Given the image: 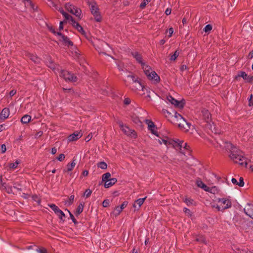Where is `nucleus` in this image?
<instances>
[{"label": "nucleus", "instance_id": "obj_2", "mask_svg": "<svg viewBox=\"0 0 253 253\" xmlns=\"http://www.w3.org/2000/svg\"><path fill=\"white\" fill-rule=\"evenodd\" d=\"M173 117V122L177 125L180 129L187 131L190 129L191 124L187 122L180 114L175 112Z\"/></svg>", "mask_w": 253, "mask_h": 253}, {"label": "nucleus", "instance_id": "obj_30", "mask_svg": "<svg viewBox=\"0 0 253 253\" xmlns=\"http://www.w3.org/2000/svg\"><path fill=\"white\" fill-rule=\"evenodd\" d=\"M84 207V204H83L82 203L80 204L75 212V214L76 215H79L83 212Z\"/></svg>", "mask_w": 253, "mask_h": 253}, {"label": "nucleus", "instance_id": "obj_62", "mask_svg": "<svg viewBox=\"0 0 253 253\" xmlns=\"http://www.w3.org/2000/svg\"><path fill=\"white\" fill-rule=\"evenodd\" d=\"M1 149L2 153H4L6 150V146L4 144H2L1 146Z\"/></svg>", "mask_w": 253, "mask_h": 253}, {"label": "nucleus", "instance_id": "obj_15", "mask_svg": "<svg viewBox=\"0 0 253 253\" xmlns=\"http://www.w3.org/2000/svg\"><path fill=\"white\" fill-rule=\"evenodd\" d=\"M9 116V110L7 108H4L0 113V119L4 120Z\"/></svg>", "mask_w": 253, "mask_h": 253}, {"label": "nucleus", "instance_id": "obj_49", "mask_svg": "<svg viewBox=\"0 0 253 253\" xmlns=\"http://www.w3.org/2000/svg\"><path fill=\"white\" fill-rule=\"evenodd\" d=\"M36 251L39 253H47V250L43 248L37 249Z\"/></svg>", "mask_w": 253, "mask_h": 253}, {"label": "nucleus", "instance_id": "obj_34", "mask_svg": "<svg viewBox=\"0 0 253 253\" xmlns=\"http://www.w3.org/2000/svg\"><path fill=\"white\" fill-rule=\"evenodd\" d=\"M110 176H111V174L109 172H107L102 175V180L103 181L105 182L110 179Z\"/></svg>", "mask_w": 253, "mask_h": 253}, {"label": "nucleus", "instance_id": "obj_21", "mask_svg": "<svg viewBox=\"0 0 253 253\" xmlns=\"http://www.w3.org/2000/svg\"><path fill=\"white\" fill-rule=\"evenodd\" d=\"M117 182V179L115 178H110L105 182L104 187L109 188L114 184Z\"/></svg>", "mask_w": 253, "mask_h": 253}, {"label": "nucleus", "instance_id": "obj_64", "mask_svg": "<svg viewBox=\"0 0 253 253\" xmlns=\"http://www.w3.org/2000/svg\"><path fill=\"white\" fill-rule=\"evenodd\" d=\"M250 251H247L245 250H238V253H249Z\"/></svg>", "mask_w": 253, "mask_h": 253}, {"label": "nucleus", "instance_id": "obj_47", "mask_svg": "<svg viewBox=\"0 0 253 253\" xmlns=\"http://www.w3.org/2000/svg\"><path fill=\"white\" fill-rule=\"evenodd\" d=\"M75 196L74 195H71L69 198V200L66 202V204H68L69 205H71L74 200Z\"/></svg>", "mask_w": 253, "mask_h": 253}, {"label": "nucleus", "instance_id": "obj_28", "mask_svg": "<svg viewBox=\"0 0 253 253\" xmlns=\"http://www.w3.org/2000/svg\"><path fill=\"white\" fill-rule=\"evenodd\" d=\"M31 119V117L28 115H24L21 119V122L23 124H27Z\"/></svg>", "mask_w": 253, "mask_h": 253}, {"label": "nucleus", "instance_id": "obj_16", "mask_svg": "<svg viewBox=\"0 0 253 253\" xmlns=\"http://www.w3.org/2000/svg\"><path fill=\"white\" fill-rule=\"evenodd\" d=\"M146 199V197L143 198H140L136 200L133 205V208L135 209H137L138 210L140 207L142 205V204L144 203L145 199Z\"/></svg>", "mask_w": 253, "mask_h": 253}, {"label": "nucleus", "instance_id": "obj_55", "mask_svg": "<svg viewBox=\"0 0 253 253\" xmlns=\"http://www.w3.org/2000/svg\"><path fill=\"white\" fill-rule=\"evenodd\" d=\"M212 208H214L217 210L218 211H223L221 207L218 205H211Z\"/></svg>", "mask_w": 253, "mask_h": 253}, {"label": "nucleus", "instance_id": "obj_57", "mask_svg": "<svg viewBox=\"0 0 253 253\" xmlns=\"http://www.w3.org/2000/svg\"><path fill=\"white\" fill-rule=\"evenodd\" d=\"M109 203H110V201L109 200H108V199L105 200L103 202L102 205L104 207H107L109 206Z\"/></svg>", "mask_w": 253, "mask_h": 253}, {"label": "nucleus", "instance_id": "obj_63", "mask_svg": "<svg viewBox=\"0 0 253 253\" xmlns=\"http://www.w3.org/2000/svg\"><path fill=\"white\" fill-rule=\"evenodd\" d=\"M65 22H66L65 21H61L60 22V25H59V30H62L63 29V23H65Z\"/></svg>", "mask_w": 253, "mask_h": 253}, {"label": "nucleus", "instance_id": "obj_13", "mask_svg": "<svg viewBox=\"0 0 253 253\" xmlns=\"http://www.w3.org/2000/svg\"><path fill=\"white\" fill-rule=\"evenodd\" d=\"M245 213L253 219V204H248L244 209Z\"/></svg>", "mask_w": 253, "mask_h": 253}, {"label": "nucleus", "instance_id": "obj_26", "mask_svg": "<svg viewBox=\"0 0 253 253\" xmlns=\"http://www.w3.org/2000/svg\"><path fill=\"white\" fill-rule=\"evenodd\" d=\"M65 7L69 12L73 14L77 7L68 3L66 4Z\"/></svg>", "mask_w": 253, "mask_h": 253}, {"label": "nucleus", "instance_id": "obj_46", "mask_svg": "<svg viewBox=\"0 0 253 253\" xmlns=\"http://www.w3.org/2000/svg\"><path fill=\"white\" fill-rule=\"evenodd\" d=\"M92 193V191L89 189H86L84 193V196H85L86 198L89 197L91 194Z\"/></svg>", "mask_w": 253, "mask_h": 253}, {"label": "nucleus", "instance_id": "obj_52", "mask_svg": "<svg viewBox=\"0 0 253 253\" xmlns=\"http://www.w3.org/2000/svg\"><path fill=\"white\" fill-rule=\"evenodd\" d=\"M238 185L240 187H243L244 185V179L241 177L239 179V182H238Z\"/></svg>", "mask_w": 253, "mask_h": 253}, {"label": "nucleus", "instance_id": "obj_58", "mask_svg": "<svg viewBox=\"0 0 253 253\" xmlns=\"http://www.w3.org/2000/svg\"><path fill=\"white\" fill-rule=\"evenodd\" d=\"M65 159V155L63 154H61L59 157L57 158L58 161L61 162L63 161Z\"/></svg>", "mask_w": 253, "mask_h": 253}, {"label": "nucleus", "instance_id": "obj_18", "mask_svg": "<svg viewBox=\"0 0 253 253\" xmlns=\"http://www.w3.org/2000/svg\"><path fill=\"white\" fill-rule=\"evenodd\" d=\"M73 26L79 32H80L83 35H85V32L83 29V28L79 24V23L75 21L72 23Z\"/></svg>", "mask_w": 253, "mask_h": 253}, {"label": "nucleus", "instance_id": "obj_43", "mask_svg": "<svg viewBox=\"0 0 253 253\" xmlns=\"http://www.w3.org/2000/svg\"><path fill=\"white\" fill-rule=\"evenodd\" d=\"M223 141L222 140H221V142H218V141H217L215 143H213V145L215 147V148H218V147H220V148H222V147L223 146Z\"/></svg>", "mask_w": 253, "mask_h": 253}, {"label": "nucleus", "instance_id": "obj_42", "mask_svg": "<svg viewBox=\"0 0 253 253\" xmlns=\"http://www.w3.org/2000/svg\"><path fill=\"white\" fill-rule=\"evenodd\" d=\"M212 26L210 24H208L205 26V27L204 28L203 30L205 32H209L212 30Z\"/></svg>", "mask_w": 253, "mask_h": 253}, {"label": "nucleus", "instance_id": "obj_19", "mask_svg": "<svg viewBox=\"0 0 253 253\" xmlns=\"http://www.w3.org/2000/svg\"><path fill=\"white\" fill-rule=\"evenodd\" d=\"M131 54L139 63L141 64V65L143 63L142 56L138 52H132Z\"/></svg>", "mask_w": 253, "mask_h": 253}, {"label": "nucleus", "instance_id": "obj_6", "mask_svg": "<svg viewBox=\"0 0 253 253\" xmlns=\"http://www.w3.org/2000/svg\"><path fill=\"white\" fill-rule=\"evenodd\" d=\"M61 77H62L66 82H76L77 78L73 74L66 70H57Z\"/></svg>", "mask_w": 253, "mask_h": 253}, {"label": "nucleus", "instance_id": "obj_17", "mask_svg": "<svg viewBox=\"0 0 253 253\" xmlns=\"http://www.w3.org/2000/svg\"><path fill=\"white\" fill-rule=\"evenodd\" d=\"M202 113L204 117V119L206 122L209 123L211 120V115L208 110L203 109L202 111Z\"/></svg>", "mask_w": 253, "mask_h": 253}, {"label": "nucleus", "instance_id": "obj_22", "mask_svg": "<svg viewBox=\"0 0 253 253\" xmlns=\"http://www.w3.org/2000/svg\"><path fill=\"white\" fill-rule=\"evenodd\" d=\"M46 64L47 66L54 70L56 74H57V72L55 71L56 70V64L52 61L50 58H47L46 60Z\"/></svg>", "mask_w": 253, "mask_h": 253}, {"label": "nucleus", "instance_id": "obj_56", "mask_svg": "<svg viewBox=\"0 0 253 253\" xmlns=\"http://www.w3.org/2000/svg\"><path fill=\"white\" fill-rule=\"evenodd\" d=\"M248 100L249 101V105L250 106L253 105V96H250L249 97H248Z\"/></svg>", "mask_w": 253, "mask_h": 253}, {"label": "nucleus", "instance_id": "obj_9", "mask_svg": "<svg viewBox=\"0 0 253 253\" xmlns=\"http://www.w3.org/2000/svg\"><path fill=\"white\" fill-rule=\"evenodd\" d=\"M57 35L60 37L59 40L63 42L64 45L68 46H73V42L67 37L63 35L60 32H58Z\"/></svg>", "mask_w": 253, "mask_h": 253}, {"label": "nucleus", "instance_id": "obj_11", "mask_svg": "<svg viewBox=\"0 0 253 253\" xmlns=\"http://www.w3.org/2000/svg\"><path fill=\"white\" fill-rule=\"evenodd\" d=\"M146 76L149 80L154 82L155 83H158L160 80V77L153 70L151 71Z\"/></svg>", "mask_w": 253, "mask_h": 253}, {"label": "nucleus", "instance_id": "obj_32", "mask_svg": "<svg viewBox=\"0 0 253 253\" xmlns=\"http://www.w3.org/2000/svg\"><path fill=\"white\" fill-rule=\"evenodd\" d=\"M180 52L178 49L176 50L173 55L170 56V60L171 61H175L176 58L179 56Z\"/></svg>", "mask_w": 253, "mask_h": 253}, {"label": "nucleus", "instance_id": "obj_4", "mask_svg": "<svg viewBox=\"0 0 253 253\" xmlns=\"http://www.w3.org/2000/svg\"><path fill=\"white\" fill-rule=\"evenodd\" d=\"M88 5L90 6V9L92 14L94 16V19L97 22H100L101 16L99 12V9L96 5V3L93 1L88 0L87 2Z\"/></svg>", "mask_w": 253, "mask_h": 253}, {"label": "nucleus", "instance_id": "obj_20", "mask_svg": "<svg viewBox=\"0 0 253 253\" xmlns=\"http://www.w3.org/2000/svg\"><path fill=\"white\" fill-rule=\"evenodd\" d=\"M26 56L29 58L32 61H33L35 63H38L40 62V59L37 56L30 53H26Z\"/></svg>", "mask_w": 253, "mask_h": 253}, {"label": "nucleus", "instance_id": "obj_8", "mask_svg": "<svg viewBox=\"0 0 253 253\" xmlns=\"http://www.w3.org/2000/svg\"><path fill=\"white\" fill-rule=\"evenodd\" d=\"M118 124L119 125L121 130H122V131L125 134H126V135H128V136L131 135L132 134L133 135H135V134L133 133L134 131L132 130V129H130L127 126H124V125L123 124V123L122 122L119 121L118 122Z\"/></svg>", "mask_w": 253, "mask_h": 253}, {"label": "nucleus", "instance_id": "obj_37", "mask_svg": "<svg viewBox=\"0 0 253 253\" xmlns=\"http://www.w3.org/2000/svg\"><path fill=\"white\" fill-rule=\"evenodd\" d=\"M48 206L54 211L56 214L60 210L54 204H49Z\"/></svg>", "mask_w": 253, "mask_h": 253}, {"label": "nucleus", "instance_id": "obj_29", "mask_svg": "<svg viewBox=\"0 0 253 253\" xmlns=\"http://www.w3.org/2000/svg\"><path fill=\"white\" fill-rule=\"evenodd\" d=\"M210 129L214 133H220V131L218 128H216L215 125L212 123V124H209Z\"/></svg>", "mask_w": 253, "mask_h": 253}, {"label": "nucleus", "instance_id": "obj_12", "mask_svg": "<svg viewBox=\"0 0 253 253\" xmlns=\"http://www.w3.org/2000/svg\"><path fill=\"white\" fill-rule=\"evenodd\" d=\"M82 135L83 133L81 131H75L68 136V141L69 142L76 141L80 138Z\"/></svg>", "mask_w": 253, "mask_h": 253}, {"label": "nucleus", "instance_id": "obj_44", "mask_svg": "<svg viewBox=\"0 0 253 253\" xmlns=\"http://www.w3.org/2000/svg\"><path fill=\"white\" fill-rule=\"evenodd\" d=\"M19 164V162L17 160L15 162L10 164L9 168L12 169H15Z\"/></svg>", "mask_w": 253, "mask_h": 253}, {"label": "nucleus", "instance_id": "obj_61", "mask_svg": "<svg viewBox=\"0 0 253 253\" xmlns=\"http://www.w3.org/2000/svg\"><path fill=\"white\" fill-rule=\"evenodd\" d=\"M168 32H169V37H171L173 33V29L172 28H170L169 29V30H168Z\"/></svg>", "mask_w": 253, "mask_h": 253}, {"label": "nucleus", "instance_id": "obj_36", "mask_svg": "<svg viewBox=\"0 0 253 253\" xmlns=\"http://www.w3.org/2000/svg\"><path fill=\"white\" fill-rule=\"evenodd\" d=\"M63 15L66 20H70L72 22V23L74 22V21H75L73 17L66 12L64 13Z\"/></svg>", "mask_w": 253, "mask_h": 253}, {"label": "nucleus", "instance_id": "obj_25", "mask_svg": "<svg viewBox=\"0 0 253 253\" xmlns=\"http://www.w3.org/2000/svg\"><path fill=\"white\" fill-rule=\"evenodd\" d=\"M127 78L130 80V83H138L140 85L141 84L138 81V78H135V77L133 75H129L127 76Z\"/></svg>", "mask_w": 253, "mask_h": 253}, {"label": "nucleus", "instance_id": "obj_38", "mask_svg": "<svg viewBox=\"0 0 253 253\" xmlns=\"http://www.w3.org/2000/svg\"><path fill=\"white\" fill-rule=\"evenodd\" d=\"M97 166L98 168H101L102 169H105L107 168V165L106 163L104 162H101L97 164Z\"/></svg>", "mask_w": 253, "mask_h": 253}, {"label": "nucleus", "instance_id": "obj_10", "mask_svg": "<svg viewBox=\"0 0 253 253\" xmlns=\"http://www.w3.org/2000/svg\"><path fill=\"white\" fill-rule=\"evenodd\" d=\"M238 77H242L246 82L253 83V76L248 75L246 72L244 71L239 72L238 76L236 77V79Z\"/></svg>", "mask_w": 253, "mask_h": 253}, {"label": "nucleus", "instance_id": "obj_35", "mask_svg": "<svg viewBox=\"0 0 253 253\" xmlns=\"http://www.w3.org/2000/svg\"><path fill=\"white\" fill-rule=\"evenodd\" d=\"M56 214L59 216V218L62 220L64 221V219H63L65 217V214L62 211L60 210Z\"/></svg>", "mask_w": 253, "mask_h": 253}, {"label": "nucleus", "instance_id": "obj_41", "mask_svg": "<svg viewBox=\"0 0 253 253\" xmlns=\"http://www.w3.org/2000/svg\"><path fill=\"white\" fill-rule=\"evenodd\" d=\"M122 210H122L121 208H120V207H117L116 208L113 213L115 216H117L121 213Z\"/></svg>", "mask_w": 253, "mask_h": 253}, {"label": "nucleus", "instance_id": "obj_27", "mask_svg": "<svg viewBox=\"0 0 253 253\" xmlns=\"http://www.w3.org/2000/svg\"><path fill=\"white\" fill-rule=\"evenodd\" d=\"M25 4L27 6H29L30 8L33 9L34 11H35L37 9V6H35L34 4L32 3V2L30 0H25Z\"/></svg>", "mask_w": 253, "mask_h": 253}, {"label": "nucleus", "instance_id": "obj_51", "mask_svg": "<svg viewBox=\"0 0 253 253\" xmlns=\"http://www.w3.org/2000/svg\"><path fill=\"white\" fill-rule=\"evenodd\" d=\"M66 211H67L69 212V213L70 214V217H71V219L72 220L73 222L75 224H76L77 223V221H76V220L75 218V217H74V215H73V214L69 210H68L67 209H66Z\"/></svg>", "mask_w": 253, "mask_h": 253}, {"label": "nucleus", "instance_id": "obj_14", "mask_svg": "<svg viewBox=\"0 0 253 253\" xmlns=\"http://www.w3.org/2000/svg\"><path fill=\"white\" fill-rule=\"evenodd\" d=\"M222 148L225 149L227 151H229L230 154L232 153V151L234 148H237L234 146L230 142L227 141H223V146Z\"/></svg>", "mask_w": 253, "mask_h": 253}, {"label": "nucleus", "instance_id": "obj_40", "mask_svg": "<svg viewBox=\"0 0 253 253\" xmlns=\"http://www.w3.org/2000/svg\"><path fill=\"white\" fill-rule=\"evenodd\" d=\"M76 165V163L73 161L71 164H68L67 165V169L68 171H71L73 168L75 167Z\"/></svg>", "mask_w": 253, "mask_h": 253}, {"label": "nucleus", "instance_id": "obj_53", "mask_svg": "<svg viewBox=\"0 0 253 253\" xmlns=\"http://www.w3.org/2000/svg\"><path fill=\"white\" fill-rule=\"evenodd\" d=\"M63 90L64 91V93H70V94H72L74 93V91L72 89V88H69V89H67V88H63Z\"/></svg>", "mask_w": 253, "mask_h": 253}, {"label": "nucleus", "instance_id": "obj_50", "mask_svg": "<svg viewBox=\"0 0 253 253\" xmlns=\"http://www.w3.org/2000/svg\"><path fill=\"white\" fill-rule=\"evenodd\" d=\"M162 113L164 114L166 117H168L169 115H171V113L166 109H163L162 110Z\"/></svg>", "mask_w": 253, "mask_h": 253}, {"label": "nucleus", "instance_id": "obj_24", "mask_svg": "<svg viewBox=\"0 0 253 253\" xmlns=\"http://www.w3.org/2000/svg\"><path fill=\"white\" fill-rule=\"evenodd\" d=\"M141 66L146 75L152 71L151 68L149 65L145 64L144 63L142 64Z\"/></svg>", "mask_w": 253, "mask_h": 253}, {"label": "nucleus", "instance_id": "obj_7", "mask_svg": "<svg viewBox=\"0 0 253 253\" xmlns=\"http://www.w3.org/2000/svg\"><path fill=\"white\" fill-rule=\"evenodd\" d=\"M217 202L220 204L219 205L221 207L223 211L230 208L232 205L231 201L229 199L225 198H218Z\"/></svg>", "mask_w": 253, "mask_h": 253}, {"label": "nucleus", "instance_id": "obj_60", "mask_svg": "<svg viewBox=\"0 0 253 253\" xmlns=\"http://www.w3.org/2000/svg\"><path fill=\"white\" fill-rule=\"evenodd\" d=\"M130 102H131L130 99L128 98H126L124 100V103L126 105L129 104Z\"/></svg>", "mask_w": 253, "mask_h": 253}, {"label": "nucleus", "instance_id": "obj_5", "mask_svg": "<svg viewBox=\"0 0 253 253\" xmlns=\"http://www.w3.org/2000/svg\"><path fill=\"white\" fill-rule=\"evenodd\" d=\"M161 98L165 101L167 103L169 102L179 108H183L184 104L183 100H178L173 98L172 96H162Z\"/></svg>", "mask_w": 253, "mask_h": 253}, {"label": "nucleus", "instance_id": "obj_59", "mask_svg": "<svg viewBox=\"0 0 253 253\" xmlns=\"http://www.w3.org/2000/svg\"><path fill=\"white\" fill-rule=\"evenodd\" d=\"M127 202H124L121 205V206L120 207V208H121L122 210H123L124 208H125L126 206L127 205Z\"/></svg>", "mask_w": 253, "mask_h": 253}, {"label": "nucleus", "instance_id": "obj_3", "mask_svg": "<svg viewBox=\"0 0 253 253\" xmlns=\"http://www.w3.org/2000/svg\"><path fill=\"white\" fill-rule=\"evenodd\" d=\"M229 157L235 163L240 165L247 166L246 159L241 155V152L238 148H234Z\"/></svg>", "mask_w": 253, "mask_h": 253}, {"label": "nucleus", "instance_id": "obj_1", "mask_svg": "<svg viewBox=\"0 0 253 253\" xmlns=\"http://www.w3.org/2000/svg\"><path fill=\"white\" fill-rule=\"evenodd\" d=\"M162 142H163L168 147L171 145L176 151H178L180 154H183L184 156H185L186 154H189V147L186 143H184L183 141L177 140L176 141H168L167 140L162 139V142L160 141V143H162Z\"/></svg>", "mask_w": 253, "mask_h": 253}, {"label": "nucleus", "instance_id": "obj_23", "mask_svg": "<svg viewBox=\"0 0 253 253\" xmlns=\"http://www.w3.org/2000/svg\"><path fill=\"white\" fill-rule=\"evenodd\" d=\"M197 185L199 187H200L204 189L205 191L208 192L209 189V186H207L206 184H205L201 180H197Z\"/></svg>", "mask_w": 253, "mask_h": 253}, {"label": "nucleus", "instance_id": "obj_48", "mask_svg": "<svg viewBox=\"0 0 253 253\" xmlns=\"http://www.w3.org/2000/svg\"><path fill=\"white\" fill-rule=\"evenodd\" d=\"M146 121L147 122L149 128L151 129V130H152V128L155 127L154 124L152 122L149 120H146Z\"/></svg>", "mask_w": 253, "mask_h": 253}, {"label": "nucleus", "instance_id": "obj_54", "mask_svg": "<svg viewBox=\"0 0 253 253\" xmlns=\"http://www.w3.org/2000/svg\"><path fill=\"white\" fill-rule=\"evenodd\" d=\"M184 201L187 205H189L192 204L193 200L190 198H186L184 200Z\"/></svg>", "mask_w": 253, "mask_h": 253}, {"label": "nucleus", "instance_id": "obj_45", "mask_svg": "<svg viewBox=\"0 0 253 253\" xmlns=\"http://www.w3.org/2000/svg\"><path fill=\"white\" fill-rule=\"evenodd\" d=\"M21 185L19 183H15L13 185V188L17 190L18 191H22Z\"/></svg>", "mask_w": 253, "mask_h": 253}, {"label": "nucleus", "instance_id": "obj_33", "mask_svg": "<svg viewBox=\"0 0 253 253\" xmlns=\"http://www.w3.org/2000/svg\"><path fill=\"white\" fill-rule=\"evenodd\" d=\"M81 13H82L81 10L80 8L76 7L73 14H74L75 15H76L77 17H79V18L80 19H81Z\"/></svg>", "mask_w": 253, "mask_h": 253}, {"label": "nucleus", "instance_id": "obj_31", "mask_svg": "<svg viewBox=\"0 0 253 253\" xmlns=\"http://www.w3.org/2000/svg\"><path fill=\"white\" fill-rule=\"evenodd\" d=\"M208 192L215 194L218 193V189L216 186L210 187Z\"/></svg>", "mask_w": 253, "mask_h": 253}, {"label": "nucleus", "instance_id": "obj_39", "mask_svg": "<svg viewBox=\"0 0 253 253\" xmlns=\"http://www.w3.org/2000/svg\"><path fill=\"white\" fill-rule=\"evenodd\" d=\"M151 1V0H144L140 5V8L141 9H144L146 5Z\"/></svg>", "mask_w": 253, "mask_h": 253}]
</instances>
